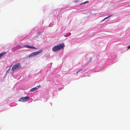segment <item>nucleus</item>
Here are the masks:
<instances>
[{"mask_svg": "<svg viewBox=\"0 0 130 130\" xmlns=\"http://www.w3.org/2000/svg\"><path fill=\"white\" fill-rule=\"evenodd\" d=\"M65 46L64 43H60L58 45L54 46L52 48V51L56 52L58 51L59 50L61 49Z\"/></svg>", "mask_w": 130, "mask_h": 130, "instance_id": "1", "label": "nucleus"}, {"mask_svg": "<svg viewBox=\"0 0 130 130\" xmlns=\"http://www.w3.org/2000/svg\"><path fill=\"white\" fill-rule=\"evenodd\" d=\"M21 67L20 64L19 63H17L15 65H14L11 68V70L13 72L14 71L19 68H20Z\"/></svg>", "mask_w": 130, "mask_h": 130, "instance_id": "2", "label": "nucleus"}, {"mask_svg": "<svg viewBox=\"0 0 130 130\" xmlns=\"http://www.w3.org/2000/svg\"><path fill=\"white\" fill-rule=\"evenodd\" d=\"M42 49H41L38 51H37L36 52H33L31 53L29 56V57L34 56L35 55H37L39 54L40 53L42 52Z\"/></svg>", "mask_w": 130, "mask_h": 130, "instance_id": "3", "label": "nucleus"}, {"mask_svg": "<svg viewBox=\"0 0 130 130\" xmlns=\"http://www.w3.org/2000/svg\"><path fill=\"white\" fill-rule=\"evenodd\" d=\"M29 99V97L28 96L23 97L21 98L19 101L22 102H26Z\"/></svg>", "mask_w": 130, "mask_h": 130, "instance_id": "4", "label": "nucleus"}, {"mask_svg": "<svg viewBox=\"0 0 130 130\" xmlns=\"http://www.w3.org/2000/svg\"><path fill=\"white\" fill-rule=\"evenodd\" d=\"M40 86V85H39L38 86H37L36 87L33 88L31 89L30 91L32 92H34Z\"/></svg>", "mask_w": 130, "mask_h": 130, "instance_id": "5", "label": "nucleus"}, {"mask_svg": "<svg viewBox=\"0 0 130 130\" xmlns=\"http://www.w3.org/2000/svg\"><path fill=\"white\" fill-rule=\"evenodd\" d=\"M6 52L2 53L0 54V55L2 57V56H3V55L5 54H6Z\"/></svg>", "mask_w": 130, "mask_h": 130, "instance_id": "6", "label": "nucleus"}, {"mask_svg": "<svg viewBox=\"0 0 130 130\" xmlns=\"http://www.w3.org/2000/svg\"><path fill=\"white\" fill-rule=\"evenodd\" d=\"M25 46L26 47H27L28 48H31V46H29V45H25Z\"/></svg>", "mask_w": 130, "mask_h": 130, "instance_id": "7", "label": "nucleus"}, {"mask_svg": "<svg viewBox=\"0 0 130 130\" xmlns=\"http://www.w3.org/2000/svg\"><path fill=\"white\" fill-rule=\"evenodd\" d=\"M88 1H86L85 2H84V3H81L80 4V5H82V4H85L86 3H88Z\"/></svg>", "mask_w": 130, "mask_h": 130, "instance_id": "8", "label": "nucleus"}, {"mask_svg": "<svg viewBox=\"0 0 130 130\" xmlns=\"http://www.w3.org/2000/svg\"><path fill=\"white\" fill-rule=\"evenodd\" d=\"M37 48H36L35 47H34L33 46H31V48L32 49H36Z\"/></svg>", "mask_w": 130, "mask_h": 130, "instance_id": "9", "label": "nucleus"}, {"mask_svg": "<svg viewBox=\"0 0 130 130\" xmlns=\"http://www.w3.org/2000/svg\"><path fill=\"white\" fill-rule=\"evenodd\" d=\"M110 16H108V17H106V18H104V19H103V21H104V20L105 19H107V18H108Z\"/></svg>", "mask_w": 130, "mask_h": 130, "instance_id": "10", "label": "nucleus"}, {"mask_svg": "<svg viewBox=\"0 0 130 130\" xmlns=\"http://www.w3.org/2000/svg\"><path fill=\"white\" fill-rule=\"evenodd\" d=\"M127 48H130V45H129L128 46H127Z\"/></svg>", "mask_w": 130, "mask_h": 130, "instance_id": "11", "label": "nucleus"}, {"mask_svg": "<svg viewBox=\"0 0 130 130\" xmlns=\"http://www.w3.org/2000/svg\"><path fill=\"white\" fill-rule=\"evenodd\" d=\"M82 70V69L79 70L77 72H76V73H78L79 71H81Z\"/></svg>", "mask_w": 130, "mask_h": 130, "instance_id": "12", "label": "nucleus"}, {"mask_svg": "<svg viewBox=\"0 0 130 130\" xmlns=\"http://www.w3.org/2000/svg\"><path fill=\"white\" fill-rule=\"evenodd\" d=\"M10 69V67L9 69L8 70H7V71H9Z\"/></svg>", "mask_w": 130, "mask_h": 130, "instance_id": "13", "label": "nucleus"}, {"mask_svg": "<svg viewBox=\"0 0 130 130\" xmlns=\"http://www.w3.org/2000/svg\"><path fill=\"white\" fill-rule=\"evenodd\" d=\"M38 34H39H39H41V32H38Z\"/></svg>", "mask_w": 130, "mask_h": 130, "instance_id": "14", "label": "nucleus"}, {"mask_svg": "<svg viewBox=\"0 0 130 130\" xmlns=\"http://www.w3.org/2000/svg\"><path fill=\"white\" fill-rule=\"evenodd\" d=\"M1 56L0 55V58H1Z\"/></svg>", "mask_w": 130, "mask_h": 130, "instance_id": "15", "label": "nucleus"}]
</instances>
